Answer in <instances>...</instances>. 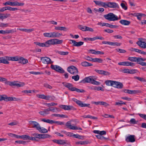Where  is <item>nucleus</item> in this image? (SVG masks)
Listing matches in <instances>:
<instances>
[{"mask_svg": "<svg viewBox=\"0 0 146 146\" xmlns=\"http://www.w3.org/2000/svg\"><path fill=\"white\" fill-rule=\"evenodd\" d=\"M30 125L33 128H35L42 133H46L48 132V130L45 128L40 126V124L36 121H29Z\"/></svg>", "mask_w": 146, "mask_h": 146, "instance_id": "1", "label": "nucleus"}, {"mask_svg": "<svg viewBox=\"0 0 146 146\" xmlns=\"http://www.w3.org/2000/svg\"><path fill=\"white\" fill-rule=\"evenodd\" d=\"M54 39H51L46 41L45 42L41 43L39 42H35L34 43L40 47H49L51 45H54Z\"/></svg>", "mask_w": 146, "mask_h": 146, "instance_id": "2", "label": "nucleus"}, {"mask_svg": "<svg viewBox=\"0 0 146 146\" xmlns=\"http://www.w3.org/2000/svg\"><path fill=\"white\" fill-rule=\"evenodd\" d=\"M43 35L45 37L51 38L58 37L62 35V34L56 32L45 33H44Z\"/></svg>", "mask_w": 146, "mask_h": 146, "instance_id": "3", "label": "nucleus"}, {"mask_svg": "<svg viewBox=\"0 0 146 146\" xmlns=\"http://www.w3.org/2000/svg\"><path fill=\"white\" fill-rule=\"evenodd\" d=\"M104 17L110 21H115L119 19L118 17L112 13H110L105 15H104Z\"/></svg>", "mask_w": 146, "mask_h": 146, "instance_id": "4", "label": "nucleus"}, {"mask_svg": "<svg viewBox=\"0 0 146 146\" xmlns=\"http://www.w3.org/2000/svg\"><path fill=\"white\" fill-rule=\"evenodd\" d=\"M84 80L86 82L90 83L94 85H98L100 84V83L94 80L92 76H89L85 78Z\"/></svg>", "mask_w": 146, "mask_h": 146, "instance_id": "5", "label": "nucleus"}, {"mask_svg": "<svg viewBox=\"0 0 146 146\" xmlns=\"http://www.w3.org/2000/svg\"><path fill=\"white\" fill-rule=\"evenodd\" d=\"M4 5H9L12 6H23L24 5L23 3H19L17 1L11 2L8 1L3 3Z\"/></svg>", "mask_w": 146, "mask_h": 146, "instance_id": "6", "label": "nucleus"}, {"mask_svg": "<svg viewBox=\"0 0 146 146\" xmlns=\"http://www.w3.org/2000/svg\"><path fill=\"white\" fill-rule=\"evenodd\" d=\"M68 71L70 74L73 75L77 74L78 73V69L74 66H71L67 69Z\"/></svg>", "mask_w": 146, "mask_h": 146, "instance_id": "7", "label": "nucleus"}, {"mask_svg": "<svg viewBox=\"0 0 146 146\" xmlns=\"http://www.w3.org/2000/svg\"><path fill=\"white\" fill-rule=\"evenodd\" d=\"M138 41L136 42V44L141 48H146V43L144 41V39L141 38L138 39Z\"/></svg>", "mask_w": 146, "mask_h": 146, "instance_id": "8", "label": "nucleus"}, {"mask_svg": "<svg viewBox=\"0 0 146 146\" xmlns=\"http://www.w3.org/2000/svg\"><path fill=\"white\" fill-rule=\"evenodd\" d=\"M66 125L67 127L72 130H82V129L80 127L76 126H73L71 125V122L68 121L66 124Z\"/></svg>", "mask_w": 146, "mask_h": 146, "instance_id": "9", "label": "nucleus"}, {"mask_svg": "<svg viewBox=\"0 0 146 146\" xmlns=\"http://www.w3.org/2000/svg\"><path fill=\"white\" fill-rule=\"evenodd\" d=\"M50 67L52 69L60 73H63L64 72V70L61 67L58 66L51 65Z\"/></svg>", "mask_w": 146, "mask_h": 146, "instance_id": "10", "label": "nucleus"}, {"mask_svg": "<svg viewBox=\"0 0 146 146\" xmlns=\"http://www.w3.org/2000/svg\"><path fill=\"white\" fill-rule=\"evenodd\" d=\"M73 100L79 106L81 107H88L90 105L89 104H83L81 101L75 98H73Z\"/></svg>", "mask_w": 146, "mask_h": 146, "instance_id": "11", "label": "nucleus"}, {"mask_svg": "<svg viewBox=\"0 0 146 146\" xmlns=\"http://www.w3.org/2000/svg\"><path fill=\"white\" fill-rule=\"evenodd\" d=\"M118 64L119 65L131 66H133L135 65L134 63L128 61H125L119 62L118 63Z\"/></svg>", "mask_w": 146, "mask_h": 146, "instance_id": "12", "label": "nucleus"}, {"mask_svg": "<svg viewBox=\"0 0 146 146\" xmlns=\"http://www.w3.org/2000/svg\"><path fill=\"white\" fill-rule=\"evenodd\" d=\"M95 71L98 74H100L103 75L104 76H109L110 74V72L104 70L96 69Z\"/></svg>", "mask_w": 146, "mask_h": 146, "instance_id": "13", "label": "nucleus"}, {"mask_svg": "<svg viewBox=\"0 0 146 146\" xmlns=\"http://www.w3.org/2000/svg\"><path fill=\"white\" fill-rule=\"evenodd\" d=\"M41 60L42 62L44 64H48L52 62L50 59L47 57H42L41 58Z\"/></svg>", "mask_w": 146, "mask_h": 146, "instance_id": "14", "label": "nucleus"}, {"mask_svg": "<svg viewBox=\"0 0 146 146\" xmlns=\"http://www.w3.org/2000/svg\"><path fill=\"white\" fill-rule=\"evenodd\" d=\"M70 41L71 42V43L73 44V46H76L79 47L83 44L84 42L82 41H79L77 42L74 40H70Z\"/></svg>", "mask_w": 146, "mask_h": 146, "instance_id": "15", "label": "nucleus"}, {"mask_svg": "<svg viewBox=\"0 0 146 146\" xmlns=\"http://www.w3.org/2000/svg\"><path fill=\"white\" fill-rule=\"evenodd\" d=\"M125 141L127 142H133L135 141V136L129 135L126 137Z\"/></svg>", "mask_w": 146, "mask_h": 146, "instance_id": "16", "label": "nucleus"}, {"mask_svg": "<svg viewBox=\"0 0 146 146\" xmlns=\"http://www.w3.org/2000/svg\"><path fill=\"white\" fill-rule=\"evenodd\" d=\"M18 99L15 97H8L7 96L5 95H4L3 100L6 102L9 101H17Z\"/></svg>", "mask_w": 146, "mask_h": 146, "instance_id": "17", "label": "nucleus"}, {"mask_svg": "<svg viewBox=\"0 0 146 146\" xmlns=\"http://www.w3.org/2000/svg\"><path fill=\"white\" fill-rule=\"evenodd\" d=\"M63 84L65 87L68 88L70 90L74 91L75 87L72 84L67 83H63Z\"/></svg>", "mask_w": 146, "mask_h": 146, "instance_id": "18", "label": "nucleus"}, {"mask_svg": "<svg viewBox=\"0 0 146 146\" xmlns=\"http://www.w3.org/2000/svg\"><path fill=\"white\" fill-rule=\"evenodd\" d=\"M123 85L122 84L119 82L114 81L113 87L119 89L123 88Z\"/></svg>", "mask_w": 146, "mask_h": 146, "instance_id": "19", "label": "nucleus"}, {"mask_svg": "<svg viewBox=\"0 0 146 146\" xmlns=\"http://www.w3.org/2000/svg\"><path fill=\"white\" fill-rule=\"evenodd\" d=\"M0 59H1V63L4 64H9V62L8 60H10L9 58V56H6L0 58Z\"/></svg>", "mask_w": 146, "mask_h": 146, "instance_id": "20", "label": "nucleus"}, {"mask_svg": "<svg viewBox=\"0 0 146 146\" xmlns=\"http://www.w3.org/2000/svg\"><path fill=\"white\" fill-rule=\"evenodd\" d=\"M59 107L65 110H69L74 109V107L71 106L60 105L59 106Z\"/></svg>", "mask_w": 146, "mask_h": 146, "instance_id": "21", "label": "nucleus"}, {"mask_svg": "<svg viewBox=\"0 0 146 146\" xmlns=\"http://www.w3.org/2000/svg\"><path fill=\"white\" fill-rule=\"evenodd\" d=\"M108 7L113 8H119V6L115 3L109 2Z\"/></svg>", "mask_w": 146, "mask_h": 146, "instance_id": "22", "label": "nucleus"}, {"mask_svg": "<svg viewBox=\"0 0 146 146\" xmlns=\"http://www.w3.org/2000/svg\"><path fill=\"white\" fill-rule=\"evenodd\" d=\"M89 89L91 90H97L98 91L101 90L102 91H104V89L102 88L100 86H92L90 87L89 88Z\"/></svg>", "mask_w": 146, "mask_h": 146, "instance_id": "23", "label": "nucleus"}, {"mask_svg": "<svg viewBox=\"0 0 146 146\" xmlns=\"http://www.w3.org/2000/svg\"><path fill=\"white\" fill-rule=\"evenodd\" d=\"M55 30L57 31H66L68 29L64 27L55 26Z\"/></svg>", "mask_w": 146, "mask_h": 146, "instance_id": "24", "label": "nucleus"}, {"mask_svg": "<svg viewBox=\"0 0 146 146\" xmlns=\"http://www.w3.org/2000/svg\"><path fill=\"white\" fill-rule=\"evenodd\" d=\"M19 62L22 64H25L28 62V60L27 59L23 57H20Z\"/></svg>", "mask_w": 146, "mask_h": 146, "instance_id": "25", "label": "nucleus"}, {"mask_svg": "<svg viewBox=\"0 0 146 146\" xmlns=\"http://www.w3.org/2000/svg\"><path fill=\"white\" fill-rule=\"evenodd\" d=\"M93 133L95 134H99L101 135H105L106 132L105 131H100L99 130H94L93 131Z\"/></svg>", "mask_w": 146, "mask_h": 146, "instance_id": "26", "label": "nucleus"}, {"mask_svg": "<svg viewBox=\"0 0 146 146\" xmlns=\"http://www.w3.org/2000/svg\"><path fill=\"white\" fill-rule=\"evenodd\" d=\"M119 23L124 25H128L130 24V22L125 20H121Z\"/></svg>", "mask_w": 146, "mask_h": 146, "instance_id": "27", "label": "nucleus"}, {"mask_svg": "<svg viewBox=\"0 0 146 146\" xmlns=\"http://www.w3.org/2000/svg\"><path fill=\"white\" fill-rule=\"evenodd\" d=\"M17 30L27 33L31 32L34 30L33 29H26L25 28H17Z\"/></svg>", "mask_w": 146, "mask_h": 146, "instance_id": "28", "label": "nucleus"}, {"mask_svg": "<svg viewBox=\"0 0 146 146\" xmlns=\"http://www.w3.org/2000/svg\"><path fill=\"white\" fill-rule=\"evenodd\" d=\"M0 19H6L11 16L10 14H0Z\"/></svg>", "mask_w": 146, "mask_h": 146, "instance_id": "29", "label": "nucleus"}, {"mask_svg": "<svg viewBox=\"0 0 146 146\" xmlns=\"http://www.w3.org/2000/svg\"><path fill=\"white\" fill-rule=\"evenodd\" d=\"M39 113L40 115H45L49 114L50 113L48 111V109H45L43 111H41L39 112Z\"/></svg>", "mask_w": 146, "mask_h": 146, "instance_id": "30", "label": "nucleus"}, {"mask_svg": "<svg viewBox=\"0 0 146 146\" xmlns=\"http://www.w3.org/2000/svg\"><path fill=\"white\" fill-rule=\"evenodd\" d=\"M48 110V111L49 112V111H52L53 112H57L58 111H60V110L59 109L57 108H49Z\"/></svg>", "mask_w": 146, "mask_h": 146, "instance_id": "31", "label": "nucleus"}, {"mask_svg": "<svg viewBox=\"0 0 146 146\" xmlns=\"http://www.w3.org/2000/svg\"><path fill=\"white\" fill-rule=\"evenodd\" d=\"M114 82L111 80H107L105 82V83L107 86H113Z\"/></svg>", "mask_w": 146, "mask_h": 146, "instance_id": "32", "label": "nucleus"}, {"mask_svg": "<svg viewBox=\"0 0 146 146\" xmlns=\"http://www.w3.org/2000/svg\"><path fill=\"white\" fill-rule=\"evenodd\" d=\"M126 3L124 1H122V3L120 4V5L123 9L124 10H127V7L126 5Z\"/></svg>", "mask_w": 146, "mask_h": 146, "instance_id": "33", "label": "nucleus"}, {"mask_svg": "<svg viewBox=\"0 0 146 146\" xmlns=\"http://www.w3.org/2000/svg\"><path fill=\"white\" fill-rule=\"evenodd\" d=\"M20 56H15L9 57L10 60L13 61H19Z\"/></svg>", "mask_w": 146, "mask_h": 146, "instance_id": "34", "label": "nucleus"}, {"mask_svg": "<svg viewBox=\"0 0 146 146\" xmlns=\"http://www.w3.org/2000/svg\"><path fill=\"white\" fill-rule=\"evenodd\" d=\"M81 64L82 66L84 67L91 66L93 65L92 64L86 61L82 62Z\"/></svg>", "mask_w": 146, "mask_h": 146, "instance_id": "35", "label": "nucleus"}, {"mask_svg": "<svg viewBox=\"0 0 146 146\" xmlns=\"http://www.w3.org/2000/svg\"><path fill=\"white\" fill-rule=\"evenodd\" d=\"M41 121L44 122H46L48 123H50L51 124H53V120H50L48 119H46L43 118L41 120Z\"/></svg>", "mask_w": 146, "mask_h": 146, "instance_id": "36", "label": "nucleus"}, {"mask_svg": "<svg viewBox=\"0 0 146 146\" xmlns=\"http://www.w3.org/2000/svg\"><path fill=\"white\" fill-rule=\"evenodd\" d=\"M146 60L145 58H143L140 57H136V62H137L138 63L141 62L142 61H145Z\"/></svg>", "mask_w": 146, "mask_h": 146, "instance_id": "37", "label": "nucleus"}, {"mask_svg": "<svg viewBox=\"0 0 146 146\" xmlns=\"http://www.w3.org/2000/svg\"><path fill=\"white\" fill-rule=\"evenodd\" d=\"M57 53H58L60 55H67L68 54V52H64L63 51H59L57 50L56 51Z\"/></svg>", "mask_w": 146, "mask_h": 146, "instance_id": "38", "label": "nucleus"}, {"mask_svg": "<svg viewBox=\"0 0 146 146\" xmlns=\"http://www.w3.org/2000/svg\"><path fill=\"white\" fill-rule=\"evenodd\" d=\"M145 15L141 13H137L135 16L137 17V19L139 20L141 19V17L143 16H144Z\"/></svg>", "mask_w": 146, "mask_h": 146, "instance_id": "39", "label": "nucleus"}, {"mask_svg": "<svg viewBox=\"0 0 146 146\" xmlns=\"http://www.w3.org/2000/svg\"><path fill=\"white\" fill-rule=\"evenodd\" d=\"M32 135L35 137L36 138L41 139V134H39L38 133H35L32 134Z\"/></svg>", "mask_w": 146, "mask_h": 146, "instance_id": "40", "label": "nucleus"}, {"mask_svg": "<svg viewBox=\"0 0 146 146\" xmlns=\"http://www.w3.org/2000/svg\"><path fill=\"white\" fill-rule=\"evenodd\" d=\"M93 62H97L98 63H101L103 62V60L100 58H96L93 59Z\"/></svg>", "mask_w": 146, "mask_h": 146, "instance_id": "41", "label": "nucleus"}, {"mask_svg": "<svg viewBox=\"0 0 146 146\" xmlns=\"http://www.w3.org/2000/svg\"><path fill=\"white\" fill-rule=\"evenodd\" d=\"M54 45L57 44H60L62 43L63 40H60L56 39H54Z\"/></svg>", "mask_w": 146, "mask_h": 146, "instance_id": "42", "label": "nucleus"}, {"mask_svg": "<svg viewBox=\"0 0 146 146\" xmlns=\"http://www.w3.org/2000/svg\"><path fill=\"white\" fill-rule=\"evenodd\" d=\"M72 137L80 139H83L84 138L83 136L80 135L78 134H75L74 133H73Z\"/></svg>", "mask_w": 146, "mask_h": 146, "instance_id": "43", "label": "nucleus"}, {"mask_svg": "<svg viewBox=\"0 0 146 146\" xmlns=\"http://www.w3.org/2000/svg\"><path fill=\"white\" fill-rule=\"evenodd\" d=\"M75 143L76 145H84L87 144L88 143L86 141H80L76 142Z\"/></svg>", "mask_w": 146, "mask_h": 146, "instance_id": "44", "label": "nucleus"}, {"mask_svg": "<svg viewBox=\"0 0 146 146\" xmlns=\"http://www.w3.org/2000/svg\"><path fill=\"white\" fill-rule=\"evenodd\" d=\"M109 23H102L101 22H99L97 25H100L102 27L103 26H106L107 27H109Z\"/></svg>", "mask_w": 146, "mask_h": 146, "instance_id": "45", "label": "nucleus"}, {"mask_svg": "<svg viewBox=\"0 0 146 146\" xmlns=\"http://www.w3.org/2000/svg\"><path fill=\"white\" fill-rule=\"evenodd\" d=\"M67 141L64 140H59L58 144L64 145L66 144Z\"/></svg>", "mask_w": 146, "mask_h": 146, "instance_id": "46", "label": "nucleus"}, {"mask_svg": "<svg viewBox=\"0 0 146 146\" xmlns=\"http://www.w3.org/2000/svg\"><path fill=\"white\" fill-rule=\"evenodd\" d=\"M76 91L78 93H84L85 92V91L84 90L82 89H79L78 88H77L75 87L74 89V91Z\"/></svg>", "mask_w": 146, "mask_h": 146, "instance_id": "47", "label": "nucleus"}, {"mask_svg": "<svg viewBox=\"0 0 146 146\" xmlns=\"http://www.w3.org/2000/svg\"><path fill=\"white\" fill-rule=\"evenodd\" d=\"M51 136L48 134H41V138L45 139L51 137Z\"/></svg>", "mask_w": 146, "mask_h": 146, "instance_id": "48", "label": "nucleus"}, {"mask_svg": "<svg viewBox=\"0 0 146 146\" xmlns=\"http://www.w3.org/2000/svg\"><path fill=\"white\" fill-rule=\"evenodd\" d=\"M131 123L135 124H136L138 122V121H136L134 118H131L129 121Z\"/></svg>", "mask_w": 146, "mask_h": 146, "instance_id": "49", "label": "nucleus"}, {"mask_svg": "<svg viewBox=\"0 0 146 146\" xmlns=\"http://www.w3.org/2000/svg\"><path fill=\"white\" fill-rule=\"evenodd\" d=\"M72 78L75 81H77L79 80L80 77L77 74L76 75L72 76Z\"/></svg>", "mask_w": 146, "mask_h": 146, "instance_id": "50", "label": "nucleus"}, {"mask_svg": "<svg viewBox=\"0 0 146 146\" xmlns=\"http://www.w3.org/2000/svg\"><path fill=\"white\" fill-rule=\"evenodd\" d=\"M17 82L16 81H13V82H10V81H7V82L6 83L7 84H8L10 86H15L16 82Z\"/></svg>", "mask_w": 146, "mask_h": 146, "instance_id": "51", "label": "nucleus"}, {"mask_svg": "<svg viewBox=\"0 0 146 146\" xmlns=\"http://www.w3.org/2000/svg\"><path fill=\"white\" fill-rule=\"evenodd\" d=\"M122 104H126L125 102H124L120 100L115 103V105L121 106Z\"/></svg>", "mask_w": 146, "mask_h": 146, "instance_id": "52", "label": "nucleus"}, {"mask_svg": "<svg viewBox=\"0 0 146 146\" xmlns=\"http://www.w3.org/2000/svg\"><path fill=\"white\" fill-rule=\"evenodd\" d=\"M141 92V91L139 90H129V94H135L138 93H139Z\"/></svg>", "mask_w": 146, "mask_h": 146, "instance_id": "53", "label": "nucleus"}, {"mask_svg": "<svg viewBox=\"0 0 146 146\" xmlns=\"http://www.w3.org/2000/svg\"><path fill=\"white\" fill-rule=\"evenodd\" d=\"M135 79H136L139 80L143 82H145L146 80L144 78H141L137 76H135L134 77Z\"/></svg>", "mask_w": 146, "mask_h": 146, "instance_id": "54", "label": "nucleus"}, {"mask_svg": "<svg viewBox=\"0 0 146 146\" xmlns=\"http://www.w3.org/2000/svg\"><path fill=\"white\" fill-rule=\"evenodd\" d=\"M53 123L57 124L58 125H64V122L55 120H53Z\"/></svg>", "mask_w": 146, "mask_h": 146, "instance_id": "55", "label": "nucleus"}, {"mask_svg": "<svg viewBox=\"0 0 146 146\" xmlns=\"http://www.w3.org/2000/svg\"><path fill=\"white\" fill-rule=\"evenodd\" d=\"M25 84L23 82H19V83L16 82L15 86L18 87H21L24 86Z\"/></svg>", "mask_w": 146, "mask_h": 146, "instance_id": "56", "label": "nucleus"}, {"mask_svg": "<svg viewBox=\"0 0 146 146\" xmlns=\"http://www.w3.org/2000/svg\"><path fill=\"white\" fill-rule=\"evenodd\" d=\"M101 7L107 8L108 7V2H102Z\"/></svg>", "mask_w": 146, "mask_h": 146, "instance_id": "57", "label": "nucleus"}, {"mask_svg": "<svg viewBox=\"0 0 146 146\" xmlns=\"http://www.w3.org/2000/svg\"><path fill=\"white\" fill-rule=\"evenodd\" d=\"M0 82H4L6 84L7 82V79L5 78L0 77Z\"/></svg>", "mask_w": 146, "mask_h": 146, "instance_id": "58", "label": "nucleus"}, {"mask_svg": "<svg viewBox=\"0 0 146 146\" xmlns=\"http://www.w3.org/2000/svg\"><path fill=\"white\" fill-rule=\"evenodd\" d=\"M136 57H129L128 58V60L132 62H136Z\"/></svg>", "mask_w": 146, "mask_h": 146, "instance_id": "59", "label": "nucleus"}, {"mask_svg": "<svg viewBox=\"0 0 146 146\" xmlns=\"http://www.w3.org/2000/svg\"><path fill=\"white\" fill-rule=\"evenodd\" d=\"M86 26H80L79 27V29L83 31H86Z\"/></svg>", "mask_w": 146, "mask_h": 146, "instance_id": "60", "label": "nucleus"}, {"mask_svg": "<svg viewBox=\"0 0 146 146\" xmlns=\"http://www.w3.org/2000/svg\"><path fill=\"white\" fill-rule=\"evenodd\" d=\"M29 136L27 135H22V139L24 140L29 139Z\"/></svg>", "mask_w": 146, "mask_h": 146, "instance_id": "61", "label": "nucleus"}, {"mask_svg": "<svg viewBox=\"0 0 146 146\" xmlns=\"http://www.w3.org/2000/svg\"><path fill=\"white\" fill-rule=\"evenodd\" d=\"M57 103H54V102L46 104V106H47L48 107H50V106H56V105H57Z\"/></svg>", "mask_w": 146, "mask_h": 146, "instance_id": "62", "label": "nucleus"}, {"mask_svg": "<svg viewBox=\"0 0 146 146\" xmlns=\"http://www.w3.org/2000/svg\"><path fill=\"white\" fill-rule=\"evenodd\" d=\"M138 115L141 118L146 120V115L141 113H138Z\"/></svg>", "mask_w": 146, "mask_h": 146, "instance_id": "63", "label": "nucleus"}, {"mask_svg": "<svg viewBox=\"0 0 146 146\" xmlns=\"http://www.w3.org/2000/svg\"><path fill=\"white\" fill-rule=\"evenodd\" d=\"M137 70L135 69H129V74H133L137 72Z\"/></svg>", "mask_w": 146, "mask_h": 146, "instance_id": "64", "label": "nucleus"}]
</instances>
